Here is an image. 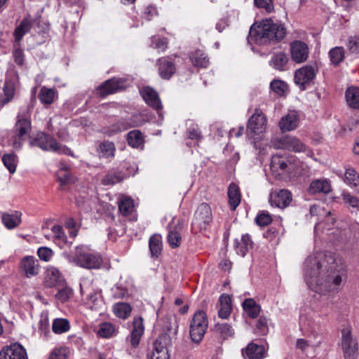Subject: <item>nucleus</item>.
<instances>
[{
  "label": "nucleus",
  "instance_id": "obj_49",
  "mask_svg": "<svg viewBox=\"0 0 359 359\" xmlns=\"http://www.w3.org/2000/svg\"><path fill=\"white\" fill-rule=\"evenodd\" d=\"M215 331L219 334L224 339L233 334V330L231 326L227 323H217L215 325Z\"/></svg>",
  "mask_w": 359,
  "mask_h": 359
},
{
  "label": "nucleus",
  "instance_id": "obj_7",
  "mask_svg": "<svg viewBox=\"0 0 359 359\" xmlns=\"http://www.w3.org/2000/svg\"><path fill=\"white\" fill-rule=\"evenodd\" d=\"M212 220V210L207 203H201L197 208L192 222V231L197 232L205 230Z\"/></svg>",
  "mask_w": 359,
  "mask_h": 359
},
{
  "label": "nucleus",
  "instance_id": "obj_39",
  "mask_svg": "<svg viewBox=\"0 0 359 359\" xmlns=\"http://www.w3.org/2000/svg\"><path fill=\"white\" fill-rule=\"evenodd\" d=\"M243 308L248 316L252 318L258 316L260 312V306L253 299H247L243 303Z\"/></svg>",
  "mask_w": 359,
  "mask_h": 359
},
{
  "label": "nucleus",
  "instance_id": "obj_53",
  "mask_svg": "<svg viewBox=\"0 0 359 359\" xmlns=\"http://www.w3.org/2000/svg\"><path fill=\"white\" fill-rule=\"evenodd\" d=\"M270 87L271 90L279 95H283L287 90V84L280 80H274L271 82Z\"/></svg>",
  "mask_w": 359,
  "mask_h": 359
},
{
  "label": "nucleus",
  "instance_id": "obj_35",
  "mask_svg": "<svg viewBox=\"0 0 359 359\" xmlns=\"http://www.w3.org/2000/svg\"><path fill=\"white\" fill-rule=\"evenodd\" d=\"M315 338V341H311L310 344L306 339H298L296 341V348L301 350L302 352H307L310 348L316 349L321 344L322 338L320 335H316Z\"/></svg>",
  "mask_w": 359,
  "mask_h": 359
},
{
  "label": "nucleus",
  "instance_id": "obj_41",
  "mask_svg": "<svg viewBox=\"0 0 359 359\" xmlns=\"http://www.w3.org/2000/svg\"><path fill=\"white\" fill-rule=\"evenodd\" d=\"M15 94L14 85L11 81H6L3 88V93L0 95V104L4 106L8 103Z\"/></svg>",
  "mask_w": 359,
  "mask_h": 359
},
{
  "label": "nucleus",
  "instance_id": "obj_28",
  "mask_svg": "<svg viewBox=\"0 0 359 359\" xmlns=\"http://www.w3.org/2000/svg\"><path fill=\"white\" fill-rule=\"evenodd\" d=\"M229 203L232 210H235L240 205L241 195L238 185L234 183L230 184L228 189Z\"/></svg>",
  "mask_w": 359,
  "mask_h": 359
},
{
  "label": "nucleus",
  "instance_id": "obj_15",
  "mask_svg": "<svg viewBox=\"0 0 359 359\" xmlns=\"http://www.w3.org/2000/svg\"><path fill=\"white\" fill-rule=\"evenodd\" d=\"M144 332L143 318L141 316L134 317L130 334L127 337V340L132 347L137 348L138 346Z\"/></svg>",
  "mask_w": 359,
  "mask_h": 359
},
{
  "label": "nucleus",
  "instance_id": "obj_3",
  "mask_svg": "<svg viewBox=\"0 0 359 359\" xmlns=\"http://www.w3.org/2000/svg\"><path fill=\"white\" fill-rule=\"evenodd\" d=\"M29 143L31 146L38 147L43 151L59 154H69L70 153V149L68 147L60 144L53 137L43 132L38 133Z\"/></svg>",
  "mask_w": 359,
  "mask_h": 359
},
{
  "label": "nucleus",
  "instance_id": "obj_54",
  "mask_svg": "<svg viewBox=\"0 0 359 359\" xmlns=\"http://www.w3.org/2000/svg\"><path fill=\"white\" fill-rule=\"evenodd\" d=\"M100 296L98 292L91 291L87 294L85 301L91 309H96L100 302Z\"/></svg>",
  "mask_w": 359,
  "mask_h": 359
},
{
  "label": "nucleus",
  "instance_id": "obj_56",
  "mask_svg": "<svg viewBox=\"0 0 359 359\" xmlns=\"http://www.w3.org/2000/svg\"><path fill=\"white\" fill-rule=\"evenodd\" d=\"M53 251L48 247H40L37 250V255L39 259L44 262H49L53 256Z\"/></svg>",
  "mask_w": 359,
  "mask_h": 359
},
{
  "label": "nucleus",
  "instance_id": "obj_2",
  "mask_svg": "<svg viewBox=\"0 0 359 359\" xmlns=\"http://www.w3.org/2000/svg\"><path fill=\"white\" fill-rule=\"evenodd\" d=\"M286 33L283 24L269 18L262 20L258 25L254 24L251 26L248 40L259 45L269 42L277 43L285 38Z\"/></svg>",
  "mask_w": 359,
  "mask_h": 359
},
{
  "label": "nucleus",
  "instance_id": "obj_18",
  "mask_svg": "<svg viewBox=\"0 0 359 359\" xmlns=\"http://www.w3.org/2000/svg\"><path fill=\"white\" fill-rule=\"evenodd\" d=\"M141 95L145 102L153 109L159 111L162 109V104L158 93L150 87H145L141 90Z\"/></svg>",
  "mask_w": 359,
  "mask_h": 359
},
{
  "label": "nucleus",
  "instance_id": "obj_46",
  "mask_svg": "<svg viewBox=\"0 0 359 359\" xmlns=\"http://www.w3.org/2000/svg\"><path fill=\"white\" fill-rule=\"evenodd\" d=\"M169 337L167 335H162L158 337L154 343V349L151 354L161 353L163 351L168 353L166 342Z\"/></svg>",
  "mask_w": 359,
  "mask_h": 359
},
{
  "label": "nucleus",
  "instance_id": "obj_51",
  "mask_svg": "<svg viewBox=\"0 0 359 359\" xmlns=\"http://www.w3.org/2000/svg\"><path fill=\"white\" fill-rule=\"evenodd\" d=\"M256 223L259 226H265L272 222V217L266 211H260L255 218Z\"/></svg>",
  "mask_w": 359,
  "mask_h": 359
},
{
  "label": "nucleus",
  "instance_id": "obj_45",
  "mask_svg": "<svg viewBox=\"0 0 359 359\" xmlns=\"http://www.w3.org/2000/svg\"><path fill=\"white\" fill-rule=\"evenodd\" d=\"M123 174L121 172H109L102 180L103 185H114L121 182Z\"/></svg>",
  "mask_w": 359,
  "mask_h": 359
},
{
  "label": "nucleus",
  "instance_id": "obj_63",
  "mask_svg": "<svg viewBox=\"0 0 359 359\" xmlns=\"http://www.w3.org/2000/svg\"><path fill=\"white\" fill-rule=\"evenodd\" d=\"M266 324V318L265 317L262 316L257 320L256 327L262 334H264L267 330Z\"/></svg>",
  "mask_w": 359,
  "mask_h": 359
},
{
  "label": "nucleus",
  "instance_id": "obj_25",
  "mask_svg": "<svg viewBox=\"0 0 359 359\" xmlns=\"http://www.w3.org/2000/svg\"><path fill=\"white\" fill-rule=\"evenodd\" d=\"M158 72L163 79H170L175 72V67L172 62L165 57L158 60Z\"/></svg>",
  "mask_w": 359,
  "mask_h": 359
},
{
  "label": "nucleus",
  "instance_id": "obj_44",
  "mask_svg": "<svg viewBox=\"0 0 359 359\" xmlns=\"http://www.w3.org/2000/svg\"><path fill=\"white\" fill-rule=\"evenodd\" d=\"M345 55V50L343 47L336 46L329 51V57L332 64L337 65L341 63Z\"/></svg>",
  "mask_w": 359,
  "mask_h": 359
},
{
  "label": "nucleus",
  "instance_id": "obj_36",
  "mask_svg": "<svg viewBox=\"0 0 359 359\" xmlns=\"http://www.w3.org/2000/svg\"><path fill=\"white\" fill-rule=\"evenodd\" d=\"M116 147L114 144L110 141H104L101 142L97 148V152L103 158H114L115 155Z\"/></svg>",
  "mask_w": 359,
  "mask_h": 359
},
{
  "label": "nucleus",
  "instance_id": "obj_5",
  "mask_svg": "<svg viewBox=\"0 0 359 359\" xmlns=\"http://www.w3.org/2000/svg\"><path fill=\"white\" fill-rule=\"evenodd\" d=\"M208 321L206 313L203 311H198L193 316L190 324V337L194 343H200L207 331Z\"/></svg>",
  "mask_w": 359,
  "mask_h": 359
},
{
  "label": "nucleus",
  "instance_id": "obj_32",
  "mask_svg": "<svg viewBox=\"0 0 359 359\" xmlns=\"http://www.w3.org/2000/svg\"><path fill=\"white\" fill-rule=\"evenodd\" d=\"M61 280L60 271L54 266H48L46 272L45 283L48 287H54Z\"/></svg>",
  "mask_w": 359,
  "mask_h": 359
},
{
  "label": "nucleus",
  "instance_id": "obj_16",
  "mask_svg": "<svg viewBox=\"0 0 359 359\" xmlns=\"http://www.w3.org/2000/svg\"><path fill=\"white\" fill-rule=\"evenodd\" d=\"M0 359H27L26 350L18 343L12 344L0 351Z\"/></svg>",
  "mask_w": 359,
  "mask_h": 359
},
{
  "label": "nucleus",
  "instance_id": "obj_52",
  "mask_svg": "<svg viewBox=\"0 0 359 359\" xmlns=\"http://www.w3.org/2000/svg\"><path fill=\"white\" fill-rule=\"evenodd\" d=\"M115 331L114 327L109 323H104L100 325L97 334L103 338L110 337Z\"/></svg>",
  "mask_w": 359,
  "mask_h": 359
},
{
  "label": "nucleus",
  "instance_id": "obj_9",
  "mask_svg": "<svg viewBox=\"0 0 359 359\" xmlns=\"http://www.w3.org/2000/svg\"><path fill=\"white\" fill-rule=\"evenodd\" d=\"M32 129L31 121L27 118L18 116V121L14 127L13 147L20 149L25 137L29 133Z\"/></svg>",
  "mask_w": 359,
  "mask_h": 359
},
{
  "label": "nucleus",
  "instance_id": "obj_4",
  "mask_svg": "<svg viewBox=\"0 0 359 359\" xmlns=\"http://www.w3.org/2000/svg\"><path fill=\"white\" fill-rule=\"evenodd\" d=\"M266 128V118L262 111L256 109L248 120L246 133L249 138L255 141L262 139V134Z\"/></svg>",
  "mask_w": 359,
  "mask_h": 359
},
{
  "label": "nucleus",
  "instance_id": "obj_55",
  "mask_svg": "<svg viewBox=\"0 0 359 359\" xmlns=\"http://www.w3.org/2000/svg\"><path fill=\"white\" fill-rule=\"evenodd\" d=\"M69 350L67 347H60L54 349L49 357V359H67Z\"/></svg>",
  "mask_w": 359,
  "mask_h": 359
},
{
  "label": "nucleus",
  "instance_id": "obj_33",
  "mask_svg": "<svg viewBox=\"0 0 359 359\" xmlns=\"http://www.w3.org/2000/svg\"><path fill=\"white\" fill-rule=\"evenodd\" d=\"M288 60L289 58L285 53L278 52L271 57L269 63L274 69L283 71L285 70V67L286 66Z\"/></svg>",
  "mask_w": 359,
  "mask_h": 359
},
{
  "label": "nucleus",
  "instance_id": "obj_6",
  "mask_svg": "<svg viewBox=\"0 0 359 359\" xmlns=\"http://www.w3.org/2000/svg\"><path fill=\"white\" fill-rule=\"evenodd\" d=\"M318 72L313 65H305L294 72V81L301 90H304L313 83Z\"/></svg>",
  "mask_w": 359,
  "mask_h": 359
},
{
  "label": "nucleus",
  "instance_id": "obj_20",
  "mask_svg": "<svg viewBox=\"0 0 359 359\" xmlns=\"http://www.w3.org/2000/svg\"><path fill=\"white\" fill-rule=\"evenodd\" d=\"M290 164V161L286 157L276 154L271 158L270 166L273 172L280 175L287 172L288 166Z\"/></svg>",
  "mask_w": 359,
  "mask_h": 359
},
{
  "label": "nucleus",
  "instance_id": "obj_58",
  "mask_svg": "<svg viewBox=\"0 0 359 359\" xmlns=\"http://www.w3.org/2000/svg\"><path fill=\"white\" fill-rule=\"evenodd\" d=\"M342 199L344 203L349 205L353 208H357L359 205V200L357 197L352 196L350 193L347 191H344L341 194Z\"/></svg>",
  "mask_w": 359,
  "mask_h": 359
},
{
  "label": "nucleus",
  "instance_id": "obj_47",
  "mask_svg": "<svg viewBox=\"0 0 359 359\" xmlns=\"http://www.w3.org/2000/svg\"><path fill=\"white\" fill-rule=\"evenodd\" d=\"M2 161L11 173L13 174L15 172L18 158L15 154H7L4 155L2 157Z\"/></svg>",
  "mask_w": 359,
  "mask_h": 359
},
{
  "label": "nucleus",
  "instance_id": "obj_11",
  "mask_svg": "<svg viewBox=\"0 0 359 359\" xmlns=\"http://www.w3.org/2000/svg\"><path fill=\"white\" fill-rule=\"evenodd\" d=\"M341 346L344 351L345 359H355L358 351V344L356 341L353 339L351 330L348 328H344L341 331Z\"/></svg>",
  "mask_w": 359,
  "mask_h": 359
},
{
  "label": "nucleus",
  "instance_id": "obj_61",
  "mask_svg": "<svg viewBox=\"0 0 359 359\" xmlns=\"http://www.w3.org/2000/svg\"><path fill=\"white\" fill-rule=\"evenodd\" d=\"M39 329L42 333L44 334L45 336H47L50 333L49 330L48 318L47 316H45L40 320L39 323Z\"/></svg>",
  "mask_w": 359,
  "mask_h": 359
},
{
  "label": "nucleus",
  "instance_id": "obj_43",
  "mask_svg": "<svg viewBox=\"0 0 359 359\" xmlns=\"http://www.w3.org/2000/svg\"><path fill=\"white\" fill-rule=\"evenodd\" d=\"M134 126H135V124L130 123L127 120L121 119L118 123L111 126V129L105 131L104 133L109 136H111Z\"/></svg>",
  "mask_w": 359,
  "mask_h": 359
},
{
  "label": "nucleus",
  "instance_id": "obj_48",
  "mask_svg": "<svg viewBox=\"0 0 359 359\" xmlns=\"http://www.w3.org/2000/svg\"><path fill=\"white\" fill-rule=\"evenodd\" d=\"M31 29V25L27 20H23L19 26H18L14 32L15 41L20 42L24 35L27 33Z\"/></svg>",
  "mask_w": 359,
  "mask_h": 359
},
{
  "label": "nucleus",
  "instance_id": "obj_27",
  "mask_svg": "<svg viewBox=\"0 0 359 359\" xmlns=\"http://www.w3.org/2000/svg\"><path fill=\"white\" fill-rule=\"evenodd\" d=\"M22 214L20 212L13 213L4 212L1 215V222L8 229H13L21 223Z\"/></svg>",
  "mask_w": 359,
  "mask_h": 359
},
{
  "label": "nucleus",
  "instance_id": "obj_24",
  "mask_svg": "<svg viewBox=\"0 0 359 359\" xmlns=\"http://www.w3.org/2000/svg\"><path fill=\"white\" fill-rule=\"evenodd\" d=\"M264 353L265 348L264 346L254 343L249 344L242 351L243 357L248 359H262Z\"/></svg>",
  "mask_w": 359,
  "mask_h": 359
},
{
  "label": "nucleus",
  "instance_id": "obj_40",
  "mask_svg": "<svg viewBox=\"0 0 359 359\" xmlns=\"http://www.w3.org/2000/svg\"><path fill=\"white\" fill-rule=\"evenodd\" d=\"M70 330L69 321L66 318H58L53 320L52 330L56 334H61Z\"/></svg>",
  "mask_w": 359,
  "mask_h": 359
},
{
  "label": "nucleus",
  "instance_id": "obj_17",
  "mask_svg": "<svg viewBox=\"0 0 359 359\" xmlns=\"http://www.w3.org/2000/svg\"><path fill=\"white\" fill-rule=\"evenodd\" d=\"M125 88L124 81L121 79H111L106 81L97 88V94L100 97L115 93Z\"/></svg>",
  "mask_w": 359,
  "mask_h": 359
},
{
  "label": "nucleus",
  "instance_id": "obj_12",
  "mask_svg": "<svg viewBox=\"0 0 359 359\" xmlns=\"http://www.w3.org/2000/svg\"><path fill=\"white\" fill-rule=\"evenodd\" d=\"M19 269L25 277L30 278L39 273L40 264L35 257L27 255L20 260Z\"/></svg>",
  "mask_w": 359,
  "mask_h": 359
},
{
  "label": "nucleus",
  "instance_id": "obj_23",
  "mask_svg": "<svg viewBox=\"0 0 359 359\" xmlns=\"http://www.w3.org/2000/svg\"><path fill=\"white\" fill-rule=\"evenodd\" d=\"M118 206L119 212L124 217L131 215L135 211L134 201L128 196L121 195L118 198Z\"/></svg>",
  "mask_w": 359,
  "mask_h": 359
},
{
  "label": "nucleus",
  "instance_id": "obj_57",
  "mask_svg": "<svg viewBox=\"0 0 359 359\" xmlns=\"http://www.w3.org/2000/svg\"><path fill=\"white\" fill-rule=\"evenodd\" d=\"M72 293V290L70 287H64L58 290L55 297L61 302H65L69 299Z\"/></svg>",
  "mask_w": 359,
  "mask_h": 359
},
{
  "label": "nucleus",
  "instance_id": "obj_8",
  "mask_svg": "<svg viewBox=\"0 0 359 359\" xmlns=\"http://www.w3.org/2000/svg\"><path fill=\"white\" fill-rule=\"evenodd\" d=\"M272 145L278 149H287L294 152H306V145L296 137L285 135L276 138L272 141Z\"/></svg>",
  "mask_w": 359,
  "mask_h": 359
},
{
  "label": "nucleus",
  "instance_id": "obj_38",
  "mask_svg": "<svg viewBox=\"0 0 359 359\" xmlns=\"http://www.w3.org/2000/svg\"><path fill=\"white\" fill-rule=\"evenodd\" d=\"M128 145L133 148H139L144 144L143 134L138 130H133L127 134Z\"/></svg>",
  "mask_w": 359,
  "mask_h": 359
},
{
  "label": "nucleus",
  "instance_id": "obj_59",
  "mask_svg": "<svg viewBox=\"0 0 359 359\" xmlns=\"http://www.w3.org/2000/svg\"><path fill=\"white\" fill-rule=\"evenodd\" d=\"M255 4L259 8L265 9L267 13L273 11V4L272 0H254Z\"/></svg>",
  "mask_w": 359,
  "mask_h": 359
},
{
  "label": "nucleus",
  "instance_id": "obj_60",
  "mask_svg": "<svg viewBox=\"0 0 359 359\" xmlns=\"http://www.w3.org/2000/svg\"><path fill=\"white\" fill-rule=\"evenodd\" d=\"M55 235V238L62 241L64 243H67V236L65 234L62 227L59 225H55L51 229Z\"/></svg>",
  "mask_w": 359,
  "mask_h": 359
},
{
  "label": "nucleus",
  "instance_id": "obj_50",
  "mask_svg": "<svg viewBox=\"0 0 359 359\" xmlns=\"http://www.w3.org/2000/svg\"><path fill=\"white\" fill-rule=\"evenodd\" d=\"M346 47L351 54H359V35L351 36L348 38Z\"/></svg>",
  "mask_w": 359,
  "mask_h": 359
},
{
  "label": "nucleus",
  "instance_id": "obj_19",
  "mask_svg": "<svg viewBox=\"0 0 359 359\" xmlns=\"http://www.w3.org/2000/svg\"><path fill=\"white\" fill-rule=\"evenodd\" d=\"M182 223L178 219L176 223L170 224L168 226V241L172 248L180 245L182 237L180 231L182 229Z\"/></svg>",
  "mask_w": 359,
  "mask_h": 359
},
{
  "label": "nucleus",
  "instance_id": "obj_13",
  "mask_svg": "<svg viewBox=\"0 0 359 359\" xmlns=\"http://www.w3.org/2000/svg\"><path fill=\"white\" fill-rule=\"evenodd\" d=\"M290 55L292 60L296 63H302L307 60L309 48L306 43L302 41H294L290 43Z\"/></svg>",
  "mask_w": 359,
  "mask_h": 359
},
{
  "label": "nucleus",
  "instance_id": "obj_14",
  "mask_svg": "<svg viewBox=\"0 0 359 359\" xmlns=\"http://www.w3.org/2000/svg\"><path fill=\"white\" fill-rule=\"evenodd\" d=\"M292 199V194L288 190L280 189L271 192L269 203L273 207L283 209L290 205Z\"/></svg>",
  "mask_w": 359,
  "mask_h": 359
},
{
  "label": "nucleus",
  "instance_id": "obj_30",
  "mask_svg": "<svg viewBox=\"0 0 359 359\" xmlns=\"http://www.w3.org/2000/svg\"><path fill=\"white\" fill-rule=\"evenodd\" d=\"M149 246L151 257L158 258L163 248L161 236L159 234L152 235L149 240Z\"/></svg>",
  "mask_w": 359,
  "mask_h": 359
},
{
  "label": "nucleus",
  "instance_id": "obj_42",
  "mask_svg": "<svg viewBox=\"0 0 359 359\" xmlns=\"http://www.w3.org/2000/svg\"><path fill=\"white\" fill-rule=\"evenodd\" d=\"M344 181L351 187L359 188V175L352 168H346Z\"/></svg>",
  "mask_w": 359,
  "mask_h": 359
},
{
  "label": "nucleus",
  "instance_id": "obj_64",
  "mask_svg": "<svg viewBox=\"0 0 359 359\" xmlns=\"http://www.w3.org/2000/svg\"><path fill=\"white\" fill-rule=\"evenodd\" d=\"M231 311V306H221L218 311V315L221 318L225 319L230 315Z\"/></svg>",
  "mask_w": 359,
  "mask_h": 359
},
{
  "label": "nucleus",
  "instance_id": "obj_31",
  "mask_svg": "<svg viewBox=\"0 0 359 359\" xmlns=\"http://www.w3.org/2000/svg\"><path fill=\"white\" fill-rule=\"evenodd\" d=\"M346 100L349 107L359 109V88L348 87L346 90Z\"/></svg>",
  "mask_w": 359,
  "mask_h": 359
},
{
  "label": "nucleus",
  "instance_id": "obj_21",
  "mask_svg": "<svg viewBox=\"0 0 359 359\" xmlns=\"http://www.w3.org/2000/svg\"><path fill=\"white\" fill-rule=\"evenodd\" d=\"M299 124L298 114L296 111H290L283 116L280 122L279 126L283 132L294 130Z\"/></svg>",
  "mask_w": 359,
  "mask_h": 359
},
{
  "label": "nucleus",
  "instance_id": "obj_37",
  "mask_svg": "<svg viewBox=\"0 0 359 359\" xmlns=\"http://www.w3.org/2000/svg\"><path fill=\"white\" fill-rule=\"evenodd\" d=\"M56 94L55 90L43 86L39 91V99L43 104L50 105L54 102Z\"/></svg>",
  "mask_w": 359,
  "mask_h": 359
},
{
  "label": "nucleus",
  "instance_id": "obj_26",
  "mask_svg": "<svg viewBox=\"0 0 359 359\" xmlns=\"http://www.w3.org/2000/svg\"><path fill=\"white\" fill-rule=\"evenodd\" d=\"M253 241L249 234L242 236L240 241H235V248L238 255L244 257L252 248Z\"/></svg>",
  "mask_w": 359,
  "mask_h": 359
},
{
  "label": "nucleus",
  "instance_id": "obj_22",
  "mask_svg": "<svg viewBox=\"0 0 359 359\" xmlns=\"http://www.w3.org/2000/svg\"><path fill=\"white\" fill-rule=\"evenodd\" d=\"M332 187L330 181L325 178L313 180L308 189V192L311 194H328L331 191Z\"/></svg>",
  "mask_w": 359,
  "mask_h": 359
},
{
  "label": "nucleus",
  "instance_id": "obj_29",
  "mask_svg": "<svg viewBox=\"0 0 359 359\" xmlns=\"http://www.w3.org/2000/svg\"><path fill=\"white\" fill-rule=\"evenodd\" d=\"M190 60L194 66L199 68H206L210 64L207 55L201 50H196L191 52L189 55Z\"/></svg>",
  "mask_w": 359,
  "mask_h": 359
},
{
  "label": "nucleus",
  "instance_id": "obj_10",
  "mask_svg": "<svg viewBox=\"0 0 359 359\" xmlns=\"http://www.w3.org/2000/svg\"><path fill=\"white\" fill-rule=\"evenodd\" d=\"M74 262L79 266L86 269H99L102 264L100 255L90 252H80L74 259Z\"/></svg>",
  "mask_w": 359,
  "mask_h": 359
},
{
  "label": "nucleus",
  "instance_id": "obj_1",
  "mask_svg": "<svg viewBox=\"0 0 359 359\" xmlns=\"http://www.w3.org/2000/svg\"><path fill=\"white\" fill-rule=\"evenodd\" d=\"M305 266V279L311 290L323 294L339 291L345 273L334 269L331 256L318 252L308 257Z\"/></svg>",
  "mask_w": 359,
  "mask_h": 359
},
{
  "label": "nucleus",
  "instance_id": "obj_34",
  "mask_svg": "<svg viewBox=\"0 0 359 359\" xmlns=\"http://www.w3.org/2000/svg\"><path fill=\"white\" fill-rule=\"evenodd\" d=\"M113 312L118 318L126 320L130 316L132 312V307L128 303H116L113 306Z\"/></svg>",
  "mask_w": 359,
  "mask_h": 359
},
{
  "label": "nucleus",
  "instance_id": "obj_62",
  "mask_svg": "<svg viewBox=\"0 0 359 359\" xmlns=\"http://www.w3.org/2000/svg\"><path fill=\"white\" fill-rule=\"evenodd\" d=\"M13 57L17 65L22 66L24 65V53L22 49L16 48L13 52Z\"/></svg>",
  "mask_w": 359,
  "mask_h": 359
}]
</instances>
